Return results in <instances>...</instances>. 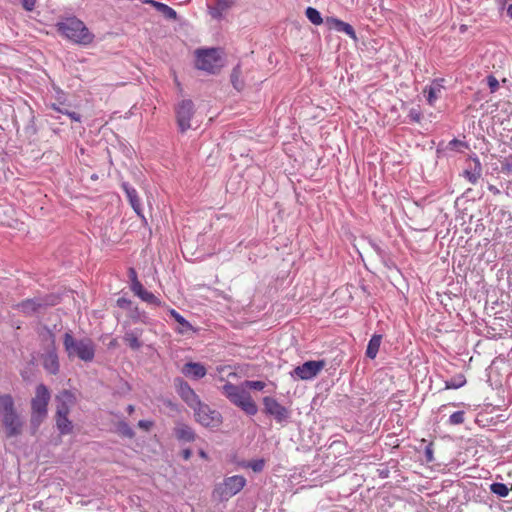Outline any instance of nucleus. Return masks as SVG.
Returning <instances> with one entry per match:
<instances>
[{
    "instance_id": "f257e3e1",
    "label": "nucleus",
    "mask_w": 512,
    "mask_h": 512,
    "mask_svg": "<svg viewBox=\"0 0 512 512\" xmlns=\"http://www.w3.org/2000/svg\"><path fill=\"white\" fill-rule=\"evenodd\" d=\"M0 421L5 438H17L22 435L25 428V419L17 410L15 400L11 394L0 395Z\"/></svg>"
},
{
    "instance_id": "f03ea898",
    "label": "nucleus",
    "mask_w": 512,
    "mask_h": 512,
    "mask_svg": "<svg viewBox=\"0 0 512 512\" xmlns=\"http://www.w3.org/2000/svg\"><path fill=\"white\" fill-rule=\"evenodd\" d=\"M57 32L64 38L80 45H89L94 40V34L89 31L84 22L75 16L66 17L55 24Z\"/></svg>"
},
{
    "instance_id": "7ed1b4c3",
    "label": "nucleus",
    "mask_w": 512,
    "mask_h": 512,
    "mask_svg": "<svg viewBox=\"0 0 512 512\" xmlns=\"http://www.w3.org/2000/svg\"><path fill=\"white\" fill-rule=\"evenodd\" d=\"M51 394L48 387L41 383L35 388V395L31 399L30 431L35 435L48 415V404Z\"/></svg>"
},
{
    "instance_id": "20e7f679",
    "label": "nucleus",
    "mask_w": 512,
    "mask_h": 512,
    "mask_svg": "<svg viewBox=\"0 0 512 512\" xmlns=\"http://www.w3.org/2000/svg\"><path fill=\"white\" fill-rule=\"evenodd\" d=\"M222 393L233 405L239 407L247 415L254 416L257 414L258 407L242 384L235 385L227 382L222 387Z\"/></svg>"
},
{
    "instance_id": "39448f33",
    "label": "nucleus",
    "mask_w": 512,
    "mask_h": 512,
    "mask_svg": "<svg viewBox=\"0 0 512 512\" xmlns=\"http://www.w3.org/2000/svg\"><path fill=\"white\" fill-rule=\"evenodd\" d=\"M63 345L69 358L91 362L95 357V345L90 338L76 339L71 332H66Z\"/></svg>"
},
{
    "instance_id": "423d86ee",
    "label": "nucleus",
    "mask_w": 512,
    "mask_h": 512,
    "mask_svg": "<svg viewBox=\"0 0 512 512\" xmlns=\"http://www.w3.org/2000/svg\"><path fill=\"white\" fill-rule=\"evenodd\" d=\"M222 50L220 48H201L195 52L197 69L209 74H215L223 66Z\"/></svg>"
},
{
    "instance_id": "0eeeda50",
    "label": "nucleus",
    "mask_w": 512,
    "mask_h": 512,
    "mask_svg": "<svg viewBox=\"0 0 512 512\" xmlns=\"http://www.w3.org/2000/svg\"><path fill=\"white\" fill-rule=\"evenodd\" d=\"M58 304V297L53 294L38 296L25 299L15 305L18 310L26 317L43 313L48 307Z\"/></svg>"
},
{
    "instance_id": "6e6552de",
    "label": "nucleus",
    "mask_w": 512,
    "mask_h": 512,
    "mask_svg": "<svg viewBox=\"0 0 512 512\" xmlns=\"http://www.w3.org/2000/svg\"><path fill=\"white\" fill-rule=\"evenodd\" d=\"M246 485V479L242 475L226 477L222 483L215 486L212 496L220 502L227 501L239 493Z\"/></svg>"
},
{
    "instance_id": "1a4fd4ad",
    "label": "nucleus",
    "mask_w": 512,
    "mask_h": 512,
    "mask_svg": "<svg viewBox=\"0 0 512 512\" xmlns=\"http://www.w3.org/2000/svg\"><path fill=\"white\" fill-rule=\"evenodd\" d=\"M196 421L204 427H218L222 423V415L208 404L200 401L199 405L192 408Z\"/></svg>"
},
{
    "instance_id": "9d476101",
    "label": "nucleus",
    "mask_w": 512,
    "mask_h": 512,
    "mask_svg": "<svg viewBox=\"0 0 512 512\" xmlns=\"http://www.w3.org/2000/svg\"><path fill=\"white\" fill-rule=\"evenodd\" d=\"M263 402V412L272 417L278 424H286L289 422L291 417L290 410L280 404L277 399L271 396H265L262 399Z\"/></svg>"
},
{
    "instance_id": "9b49d317",
    "label": "nucleus",
    "mask_w": 512,
    "mask_h": 512,
    "mask_svg": "<svg viewBox=\"0 0 512 512\" xmlns=\"http://www.w3.org/2000/svg\"><path fill=\"white\" fill-rule=\"evenodd\" d=\"M194 114L195 105L190 99H184L175 106L176 122L181 133L191 128V119Z\"/></svg>"
},
{
    "instance_id": "f8f14e48",
    "label": "nucleus",
    "mask_w": 512,
    "mask_h": 512,
    "mask_svg": "<svg viewBox=\"0 0 512 512\" xmlns=\"http://www.w3.org/2000/svg\"><path fill=\"white\" fill-rule=\"evenodd\" d=\"M325 364L326 363L324 360L306 361L303 364L295 367L291 372V375L292 377L301 380H311L319 374V372L324 368Z\"/></svg>"
},
{
    "instance_id": "ddd939ff",
    "label": "nucleus",
    "mask_w": 512,
    "mask_h": 512,
    "mask_svg": "<svg viewBox=\"0 0 512 512\" xmlns=\"http://www.w3.org/2000/svg\"><path fill=\"white\" fill-rule=\"evenodd\" d=\"M175 390L179 397L192 409L199 405L201 399L196 394L190 384L182 377H176L173 380Z\"/></svg>"
},
{
    "instance_id": "4468645a",
    "label": "nucleus",
    "mask_w": 512,
    "mask_h": 512,
    "mask_svg": "<svg viewBox=\"0 0 512 512\" xmlns=\"http://www.w3.org/2000/svg\"><path fill=\"white\" fill-rule=\"evenodd\" d=\"M181 373L191 380H200L206 376L207 369L204 364L200 362L190 361L183 365Z\"/></svg>"
},
{
    "instance_id": "2eb2a0df",
    "label": "nucleus",
    "mask_w": 512,
    "mask_h": 512,
    "mask_svg": "<svg viewBox=\"0 0 512 512\" xmlns=\"http://www.w3.org/2000/svg\"><path fill=\"white\" fill-rule=\"evenodd\" d=\"M325 24L331 30H335L337 32L345 33L351 39L357 40L356 32L352 25L347 22H344L341 19L336 17H326Z\"/></svg>"
},
{
    "instance_id": "dca6fc26",
    "label": "nucleus",
    "mask_w": 512,
    "mask_h": 512,
    "mask_svg": "<svg viewBox=\"0 0 512 512\" xmlns=\"http://www.w3.org/2000/svg\"><path fill=\"white\" fill-rule=\"evenodd\" d=\"M121 188L125 192L126 197H127L128 201H129L131 207L133 208L134 212L138 216L144 218V215H143V212H142V205H141V201H140V198L138 196L137 190L131 184H129L128 182H122L121 183Z\"/></svg>"
},
{
    "instance_id": "f3484780",
    "label": "nucleus",
    "mask_w": 512,
    "mask_h": 512,
    "mask_svg": "<svg viewBox=\"0 0 512 512\" xmlns=\"http://www.w3.org/2000/svg\"><path fill=\"white\" fill-rule=\"evenodd\" d=\"M74 395L68 391L63 390L59 395L56 396V415H69L70 406L74 403Z\"/></svg>"
},
{
    "instance_id": "a211bd4d",
    "label": "nucleus",
    "mask_w": 512,
    "mask_h": 512,
    "mask_svg": "<svg viewBox=\"0 0 512 512\" xmlns=\"http://www.w3.org/2000/svg\"><path fill=\"white\" fill-rule=\"evenodd\" d=\"M482 175V165L478 157H474L469 163V167L464 170L463 176L473 185H475Z\"/></svg>"
},
{
    "instance_id": "6ab92c4d",
    "label": "nucleus",
    "mask_w": 512,
    "mask_h": 512,
    "mask_svg": "<svg viewBox=\"0 0 512 512\" xmlns=\"http://www.w3.org/2000/svg\"><path fill=\"white\" fill-rule=\"evenodd\" d=\"M143 334L142 328H134L125 332L123 341L134 351L139 350L143 346L140 337Z\"/></svg>"
},
{
    "instance_id": "aec40b11",
    "label": "nucleus",
    "mask_w": 512,
    "mask_h": 512,
    "mask_svg": "<svg viewBox=\"0 0 512 512\" xmlns=\"http://www.w3.org/2000/svg\"><path fill=\"white\" fill-rule=\"evenodd\" d=\"M443 82L444 79H435L429 86L425 87L424 93H427V102L429 105H434L436 100L440 97L441 91L444 88Z\"/></svg>"
},
{
    "instance_id": "412c9836",
    "label": "nucleus",
    "mask_w": 512,
    "mask_h": 512,
    "mask_svg": "<svg viewBox=\"0 0 512 512\" xmlns=\"http://www.w3.org/2000/svg\"><path fill=\"white\" fill-rule=\"evenodd\" d=\"M234 4L233 0H217L214 6L207 5L208 12L213 19L221 20L223 13Z\"/></svg>"
},
{
    "instance_id": "4be33fe9",
    "label": "nucleus",
    "mask_w": 512,
    "mask_h": 512,
    "mask_svg": "<svg viewBox=\"0 0 512 512\" xmlns=\"http://www.w3.org/2000/svg\"><path fill=\"white\" fill-rule=\"evenodd\" d=\"M175 437L182 442H193L196 439L194 430L187 424L179 423L174 428Z\"/></svg>"
},
{
    "instance_id": "5701e85b",
    "label": "nucleus",
    "mask_w": 512,
    "mask_h": 512,
    "mask_svg": "<svg viewBox=\"0 0 512 512\" xmlns=\"http://www.w3.org/2000/svg\"><path fill=\"white\" fill-rule=\"evenodd\" d=\"M145 2L154 6L155 9L158 12H160L166 19H169V20L177 19V12L170 6H168L164 3L158 2V1H155V0H146Z\"/></svg>"
},
{
    "instance_id": "b1692460",
    "label": "nucleus",
    "mask_w": 512,
    "mask_h": 512,
    "mask_svg": "<svg viewBox=\"0 0 512 512\" xmlns=\"http://www.w3.org/2000/svg\"><path fill=\"white\" fill-rule=\"evenodd\" d=\"M381 342H382V335L381 334H374L372 335V337L370 338L369 342H368V345H367V348H366V356L369 358V359H375L378 352H379V348H380V345H381Z\"/></svg>"
},
{
    "instance_id": "393cba45",
    "label": "nucleus",
    "mask_w": 512,
    "mask_h": 512,
    "mask_svg": "<svg viewBox=\"0 0 512 512\" xmlns=\"http://www.w3.org/2000/svg\"><path fill=\"white\" fill-rule=\"evenodd\" d=\"M55 422L60 435H67L72 432L73 423L69 420L68 415H55Z\"/></svg>"
},
{
    "instance_id": "a878e982",
    "label": "nucleus",
    "mask_w": 512,
    "mask_h": 512,
    "mask_svg": "<svg viewBox=\"0 0 512 512\" xmlns=\"http://www.w3.org/2000/svg\"><path fill=\"white\" fill-rule=\"evenodd\" d=\"M170 315L174 318V320L181 325V328L177 330L180 334H185L188 331L193 330V326L189 321H187L179 312L175 309L169 310Z\"/></svg>"
},
{
    "instance_id": "bb28decb",
    "label": "nucleus",
    "mask_w": 512,
    "mask_h": 512,
    "mask_svg": "<svg viewBox=\"0 0 512 512\" xmlns=\"http://www.w3.org/2000/svg\"><path fill=\"white\" fill-rule=\"evenodd\" d=\"M129 317L133 322H141L143 324L149 323V317L147 313L143 310H140L137 306L132 307L129 312Z\"/></svg>"
},
{
    "instance_id": "cd10ccee",
    "label": "nucleus",
    "mask_w": 512,
    "mask_h": 512,
    "mask_svg": "<svg viewBox=\"0 0 512 512\" xmlns=\"http://www.w3.org/2000/svg\"><path fill=\"white\" fill-rule=\"evenodd\" d=\"M44 368L51 374L59 372V362L56 354H49L44 361Z\"/></svg>"
},
{
    "instance_id": "c85d7f7f",
    "label": "nucleus",
    "mask_w": 512,
    "mask_h": 512,
    "mask_svg": "<svg viewBox=\"0 0 512 512\" xmlns=\"http://www.w3.org/2000/svg\"><path fill=\"white\" fill-rule=\"evenodd\" d=\"M490 491L499 498H505L509 495L510 489L501 482H494L490 485Z\"/></svg>"
},
{
    "instance_id": "c756f323",
    "label": "nucleus",
    "mask_w": 512,
    "mask_h": 512,
    "mask_svg": "<svg viewBox=\"0 0 512 512\" xmlns=\"http://www.w3.org/2000/svg\"><path fill=\"white\" fill-rule=\"evenodd\" d=\"M139 298L146 302L149 305L161 307L164 305V302H162L157 296H155L152 292L145 290Z\"/></svg>"
},
{
    "instance_id": "7c9ffc66",
    "label": "nucleus",
    "mask_w": 512,
    "mask_h": 512,
    "mask_svg": "<svg viewBox=\"0 0 512 512\" xmlns=\"http://www.w3.org/2000/svg\"><path fill=\"white\" fill-rule=\"evenodd\" d=\"M305 15L308 18V20L314 25H321L324 22L321 13L316 8L307 7Z\"/></svg>"
},
{
    "instance_id": "2f4dec72",
    "label": "nucleus",
    "mask_w": 512,
    "mask_h": 512,
    "mask_svg": "<svg viewBox=\"0 0 512 512\" xmlns=\"http://www.w3.org/2000/svg\"><path fill=\"white\" fill-rule=\"evenodd\" d=\"M466 383V379L464 375L459 374L450 380L445 381V388L446 389H458L464 386Z\"/></svg>"
},
{
    "instance_id": "473e14b6",
    "label": "nucleus",
    "mask_w": 512,
    "mask_h": 512,
    "mask_svg": "<svg viewBox=\"0 0 512 512\" xmlns=\"http://www.w3.org/2000/svg\"><path fill=\"white\" fill-rule=\"evenodd\" d=\"M240 76H241V67L238 64L233 68L231 75H230L231 83H232L233 87L235 89H237L238 91L241 90L243 87V83L239 80Z\"/></svg>"
},
{
    "instance_id": "72a5a7b5",
    "label": "nucleus",
    "mask_w": 512,
    "mask_h": 512,
    "mask_svg": "<svg viewBox=\"0 0 512 512\" xmlns=\"http://www.w3.org/2000/svg\"><path fill=\"white\" fill-rule=\"evenodd\" d=\"M117 431L120 435L132 439L135 436L134 430L125 421H120L117 425Z\"/></svg>"
},
{
    "instance_id": "f704fd0d",
    "label": "nucleus",
    "mask_w": 512,
    "mask_h": 512,
    "mask_svg": "<svg viewBox=\"0 0 512 512\" xmlns=\"http://www.w3.org/2000/svg\"><path fill=\"white\" fill-rule=\"evenodd\" d=\"M465 421V412L464 411H456L452 413L448 419L449 425H461Z\"/></svg>"
},
{
    "instance_id": "c9c22d12",
    "label": "nucleus",
    "mask_w": 512,
    "mask_h": 512,
    "mask_svg": "<svg viewBox=\"0 0 512 512\" xmlns=\"http://www.w3.org/2000/svg\"><path fill=\"white\" fill-rule=\"evenodd\" d=\"M243 387L247 389L261 391L265 388L266 383L260 380H245L242 383Z\"/></svg>"
},
{
    "instance_id": "e433bc0d",
    "label": "nucleus",
    "mask_w": 512,
    "mask_h": 512,
    "mask_svg": "<svg viewBox=\"0 0 512 512\" xmlns=\"http://www.w3.org/2000/svg\"><path fill=\"white\" fill-rule=\"evenodd\" d=\"M486 83L491 93H495L499 89V81L493 74L486 77Z\"/></svg>"
},
{
    "instance_id": "4c0bfd02",
    "label": "nucleus",
    "mask_w": 512,
    "mask_h": 512,
    "mask_svg": "<svg viewBox=\"0 0 512 512\" xmlns=\"http://www.w3.org/2000/svg\"><path fill=\"white\" fill-rule=\"evenodd\" d=\"M265 461L263 459H255L248 462L247 467L251 468L254 472H261L264 469Z\"/></svg>"
},
{
    "instance_id": "58836bf2",
    "label": "nucleus",
    "mask_w": 512,
    "mask_h": 512,
    "mask_svg": "<svg viewBox=\"0 0 512 512\" xmlns=\"http://www.w3.org/2000/svg\"><path fill=\"white\" fill-rule=\"evenodd\" d=\"M131 290L134 292L135 295L139 297L146 289H144L143 285L138 279H135L131 283Z\"/></svg>"
},
{
    "instance_id": "ea45409f",
    "label": "nucleus",
    "mask_w": 512,
    "mask_h": 512,
    "mask_svg": "<svg viewBox=\"0 0 512 512\" xmlns=\"http://www.w3.org/2000/svg\"><path fill=\"white\" fill-rule=\"evenodd\" d=\"M116 304L121 309H127L130 311V309L133 307L132 302L130 299H127L125 297H120L117 299Z\"/></svg>"
},
{
    "instance_id": "a19ab883",
    "label": "nucleus",
    "mask_w": 512,
    "mask_h": 512,
    "mask_svg": "<svg viewBox=\"0 0 512 512\" xmlns=\"http://www.w3.org/2000/svg\"><path fill=\"white\" fill-rule=\"evenodd\" d=\"M390 470L389 467L385 464H381L379 468H377V475L381 479H386L389 477Z\"/></svg>"
},
{
    "instance_id": "79ce46f5",
    "label": "nucleus",
    "mask_w": 512,
    "mask_h": 512,
    "mask_svg": "<svg viewBox=\"0 0 512 512\" xmlns=\"http://www.w3.org/2000/svg\"><path fill=\"white\" fill-rule=\"evenodd\" d=\"M460 147H467V144L464 142V141H461V140H458L456 138L452 139L451 141H449L448 143V148L451 149V150H456Z\"/></svg>"
},
{
    "instance_id": "37998d69",
    "label": "nucleus",
    "mask_w": 512,
    "mask_h": 512,
    "mask_svg": "<svg viewBox=\"0 0 512 512\" xmlns=\"http://www.w3.org/2000/svg\"><path fill=\"white\" fill-rule=\"evenodd\" d=\"M408 117L412 122L418 123L422 118V114L419 110L412 108L409 111Z\"/></svg>"
},
{
    "instance_id": "c03bdc74",
    "label": "nucleus",
    "mask_w": 512,
    "mask_h": 512,
    "mask_svg": "<svg viewBox=\"0 0 512 512\" xmlns=\"http://www.w3.org/2000/svg\"><path fill=\"white\" fill-rule=\"evenodd\" d=\"M153 425L154 423L151 420H139L137 423V426L145 431H149Z\"/></svg>"
},
{
    "instance_id": "a18cd8bd",
    "label": "nucleus",
    "mask_w": 512,
    "mask_h": 512,
    "mask_svg": "<svg viewBox=\"0 0 512 512\" xmlns=\"http://www.w3.org/2000/svg\"><path fill=\"white\" fill-rule=\"evenodd\" d=\"M61 114L67 115L71 120H73L75 122L81 121V115L74 111L65 110V111H61Z\"/></svg>"
},
{
    "instance_id": "49530a36",
    "label": "nucleus",
    "mask_w": 512,
    "mask_h": 512,
    "mask_svg": "<svg viewBox=\"0 0 512 512\" xmlns=\"http://www.w3.org/2000/svg\"><path fill=\"white\" fill-rule=\"evenodd\" d=\"M23 8L26 11H33L35 8L36 0H20Z\"/></svg>"
},
{
    "instance_id": "de8ad7c7",
    "label": "nucleus",
    "mask_w": 512,
    "mask_h": 512,
    "mask_svg": "<svg viewBox=\"0 0 512 512\" xmlns=\"http://www.w3.org/2000/svg\"><path fill=\"white\" fill-rule=\"evenodd\" d=\"M501 170L505 174H511L512 175V160H505L502 162Z\"/></svg>"
},
{
    "instance_id": "09e8293b",
    "label": "nucleus",
    "mask_w": 512,
    "mask_h": 512,
    "mask_svg": "<svg viewBox=\"0 0 512 512\" xmlns=\"http://www.w3.org/2000/svg\"><path fill=\"white\" fill-rule=\"evenodd\" d=\"M425 456H426V460L428 462H431L433 460V450H432L431 446H427L425 448Z\"/></svg>"
},
{
    "instance_id": "8fccbe9b",
    "label": "nucleus",
    "mask_w": 512,
    "mask_h": 512,
    "mask_svg": "<svg viewBox=\"0 0 512 512\" xmlns=\"http://www.w3.org/2000/svg\"><path fill=\"white\" fill-rule=\"evenodd\" d=\"M488 190L494 195H500L501 191L493 184H488Z\"/></svg>"
},
{
    "instance_id": "3c124183",
    "label": "nucleus",
    "mask_w": 512,
    "mask_h": 512,
    "mask_svg": "<svg viewBox=\"0 0 512 512\" xmlns=\"http://www.w3.org/2000/svg\"><path fill=\"white\" fill-rule=\"evenodd\" d=\"M181 454L184 460H189L192 455V451L189 448H186L182 450Z\"/></svg>"
},
{
    "instance_id": "603ef678",
    "label": "nucleus",
    "mask_w": 512,
    "mask_h": 512,
    "mask_svg": "<svg viewBox=\"0 0 512 512\" xmlns=\"http://www.w3.org/2000/svg\"><path fill=\"white\" fill-rule=\"evenodd\" d=\"M128 274H129V278L131 280V283L135 280V279H138L137 278V273L135 271L134 268H130L129 271H128Z\"/></svg>"
},
{
    "instance_id": "864d4df0",
    "label": "nucleus",
    "mask_w": 512,
    "mask_h": 512,
    "mask_svg": "<svg viewBox=\"0 0 512 512\" xmlns=\"http://www.w3.org/2000/svg\"><path fill=\"white\" fill-rule=\"evenodd\" d=\"M198 454H199V456H200L202 459H204V460H208V458H209V457H208V454H207L203 449H200V450L198 451Z\"/></svg>"
},
{
    "instance_id": "5fc2aeb1",
    "label": "nucleus",
    "mask_w": 512,
    "mask_h": 512,
    "mask_svg": "<svg viewBox=\"0 0 512 512\" xmlns=\"http://www.w3.org/2000/svg\"><path fill=\"white\" fill-rule=\"evenodd\" d=\"M51 108L55 110L58 113H61V111H65L66 109H61L57 104H52Z\"/></svg>"
},
{
    "instance_id": "6e6d98bb",
    "label": "nucleus",
    "mask_w": 512,
    "mask_h": 512,
    "mask_svg": "<svg viewBox=\"0 0 512 512\" xmlns=\"http://www.w3.org/2000/svg\"><path fill=\"white\" fill-rule=\"evenodd\" d=\"M126 410L129 414H132L134 412L135 408L133 405L130 404L127 406Z\"/></svg>"
},
{
    "instance_id": "4d7b16f0",
    "label": "nucleus",
    "mask_w": 512,
    "mask_h": 512,
    "mask_svg": "<svg viewBox=\"0 0 512 512\" xmlns=\"http://www.w3.org/2000/svg\"><path fill=\"white\" fill-rule=\"evenodd\" d=\"M507 15L512 19V4H510L507 8Z\"/></svg>"
},
{
    "instance_id": "13d9d810",
    "label": "nucleus",
    "mask_w": 512,
    "mask_h": 512,
    "mask_svg": "<svg viewBox=\"0 0 512 512\" xmlns=\"http://www.w3.org/2000/svg\"><path fill=\"white\" fill-rule=\"evenodd\" d=\"M115 343H116V341H115V340L111 341L110 346H114V345H115Z\"/></svg>"
}]
</instances>
